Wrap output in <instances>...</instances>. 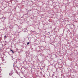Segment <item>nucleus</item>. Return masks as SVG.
<instances>
[{"label":"nucleus","instance_id":"3","mask_svg":"<svg viewBox=\"0 0 78 78\" xmlns=\"http://www.w3.org/2000/svg\"><path fill=\"white\" fill-rule=\"evenodd\" d=\"M4 37H5V38H6V36H4Z\"/></svg>","mask_w":78,"mask_h":78},{"label":"nucleus","instance_id":"2","mask_svg":"<svg viewBox=\"0 0 78 78\" xmlns=\"http://www.w3.org/2000/svg\"><path fill=\"white\" fill-rule=\"evenodd\" d=\"M30 44V43L29 42H27V45H29V44Z\"/></svg>","mask_w":78,"mask_h":78},{"label":"nucleus","instance_id":"1","mask_svg":"<svg viewBox=\"0 0 78 78\" xmlns=\"http://www.w3.org/2000/svg\"><path fill=\"white\" fill-rule=\"evenodd\" d=\"M10 51L12 52V53H14V51L13 50H11Z\"/></svg>","mask_w":78,"mask_h":78}]
</instances>
